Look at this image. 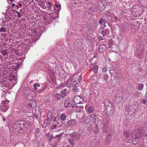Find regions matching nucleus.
Masks as SVG:
<instances>
[{
	"instance_id": "nucleus-56",
	"label": "nucleus",
	"mask_w": 147,
	"mask_h": 147,
	"mask_svg": "<svg viewBox=\"0 0 147 147\" xmlns=\"http://www.w3.org/2000/svg\"><path fill=\"white\" fill-rule=\"evenodd\" d=\"M47 3L49 5H51V6H53V5L51 4V3L50 2H47Z\"/></svg>"
},
{
	"instance_id": "nucleus-30",
	"label": "nucleus",
	"mask_w": 147,
	"mask_h": 147,
	"mask_svg": "<svg viewBox=\"0 0 147 147\" xmlns=\"http://www.w3.org/2000/svg\"><path fill=\"white\" fill-rule=\"evenodd\" d=\"M79 89V87H77V86H76L75 85L74 86L73 88V91L75 92H78Z\"/></svg>"
},
{
	"instance_id": "nucleus-5",
	"label": "nucleus",
	"mask_w": 147,
	"mask_h": 147,
	"mask_svg": "<svg viewBox=\"0 0 147 147\" xmlns=\"http://www.w3.org/2000/svg\"><path fill=\"white\" fill-rule=\"evenodd\" d=\"M97 118L95 114H92L84 117L83 119L85 121L86 123L90 124L93 122L94 123L95 121H96V120Z\"/></svg>"
},
{
	"instance_id": "nucleus-25",
	"label": "nucleus",
	"mask_w": 147,
	"mask_h": 147,
	"mask_svg": "<svg viewBox=\"0 0 147 147\" xmlns=\"http://www.w3.org/2000/svg\"><path fill=\"white\" fill-rule=\"evenodd\" d=\"M144 86V84L142 83L140 84H138V90H141L143 89Z\"/></svg>"
},
{
	"instance_id": "nucleus-17",
	"label": "nucleus",
	"mask_w": 147,
	"mask_h": 147,
	"mask_svg": "<svg viewBox=\"0 0 147 147\" xmlns=\"http://www.w3.org/2000/svg\"><path fill=\"white\" fill-rule=\"evenodd\" d=\"M57 67V66H55V68H52L51 67H50L48 68V71L49 73H50L51 74H53L55 71V73H57V71L56 70V67Z\"/></svg>"
},
{
	"instance_id": "nucleus-34",
	"label": "nucleus",
	"mask_w": 147,
	"mask_h": 147,
	"mask_svg": "<svg viewBox=\"0 0 147 147\" xmlns=\"http://www.w3.org/2000/svg\"><path fill=\"white\" fill-rule=\"evenodd\" d=\"M33 86L34 87V89L35 90H36L37 88V86L39 87L40 86V85L39 84L36 83L33 85Z\"/></svg>"
},
{
	"instance_id": "nucleus-24",
	"label": "nucleus",
	"mask_w": 147,
	"mask_h": 147,
	"mask_svg": "<svg viewBox=\"0 0 147 147\" xmlns=\"http://www.w3.org/2000/svg\"><path fill=\"white\" fill-rule=\"evenodd\" d=\"M20 50H15L14 51V53L17 55L18 56H21V53Z\"/></svg>"
},
{
	"instance_id": "nucleus-12",
	"label": "nucleus",
	"mask_w": 147,
	"mask_h": 147,
	"mask_svg": "<svg viewBox=\"0 0 147 147\" xmlns=\"http://www.w3.org/2000/svg\"><path fill=\"white\" fill-rule=\"evenodd\" d=\"M96 120V121H95L94 123L96 125L95 126H96V128L98 127L99 128V129H102L103 127V126H104L103 123V125H102V121H101L99 120L98 117L97 118Z\"/></svg>"
},
{
	"instance_id": "nucleus-6",
	"label": "nucleus",
	"mask_w": 147,
	"mask_h": 147,
	"mask_svg": "<svg viewBox=\"0 0 147 147\" xmlns=\"http://www.w3.org/2000/svg\"><path fill=\"white\" fill-rule=\"evenodd\" d=\"M113 131L111 129V128H108V131H106V128L103 130V133H106L107 135V138L106 139L105 144L108 145L109 144L111 140V137L113 134Z\"/></svg>"
},
{
	"instance_id": "nucleus-40",
	"label": "nucleus",
	"mask_w": 147,
	"mask_h": 147,
	"mask_svg": "<svg viewBox=\"0 0 147 147\" xmlns=\"http://www.w3.org/2000/svg\"><path fill=\"white\" fill-rule=\"evenodd\" d=\"M107 32V31L106 30H103L102 31L101 33L103 37L106 35Z\"/></svg>"
},
{
	"instance_id": "nucleus-8",
	"label": "nucleus",
	"mask_w": 147,
	"mask_h": 147,
	"mask_svg": "<svg viewBox=\"0 0 147 147\" xmlns=\"http://www.w3.org/2000/svg\"><path fill=\"white\" fill-rule=\"evenodd\" d=\"M81 79V76L80 75L78 77V78L73 79L71 81L70 84V87H72L75 86L79 82Z\"/></svg>"
},
{
	"instance_id": "nucleus-59",
	"label": "nucleus",
	"mask_w": 147,
	"mask_h": 147,
	"mask_svg": "<svg viewBox=\"0 0 147 147\" xmlns=\"http://www.w3.org/2000/svg\"><path fill=\"white\" fill-rule=\"evenodd\" d=\"M145 96L146 98H147V92H146V93L145 94Z\"/></svg>"
},
{
	"instance_id": "nucleus-43",
	"label": "nucleus",
	"mask_w": 147,
	"mask_h": 147,
	"mask_svg": "<svg viewBox=\"0 0 147 147\" xmlns=\"http://www.w3.org/2000/svg\"><path fill=\"white\" fill-rule=\"evenodd\" d=\"M57 127V125L56 124H55L54 125H51L50 127L51 129H54L56 128Z\"/></svg>"
},
{
	"instance_id": "nucleus-27",
	"label": "nucleus",
	"mask_w": 147,
	"mask_h": 147,
	"mask_svg": "<svg viewBox=\"0 0 147 147\" xmlns=\"http://www.w3.org/2000/svg\"><path fill=\"white\" fill-rule=\"evenodd\" d=\"M60 118L61 120L64 121L66 120V117L64 114H62L60 116Z\"/></svg>"
},
{
	"instance_id": "nucleus-2",
	"label": "nucleus",
	"mask_w": 147,
	"mask_h": 147,
	"mask_svg": "<svg viewBox=\"0 0 147 147\" xmlns=\"http://www.w3.org/2000/svg\"><path fill=\"white\" fill-rule=\"evenodd\" d=\"M28 125V123L24 120L16 121L14 123L13 126V131L17 134L22 133L27 131Z\"/></svg>"
},
{
	"instance_id": "nucleus-49",
	"label": "nucleus",
	"mask_w": 147,
	"mask_h": 147,
	"mask_svg": "<svg viewBox=\"0 0 147 147\" xmlns=\"http://www.w3.org/2000/svg\"><path fill=\"white\" fill-rule=\"evenodd\" d=\"M102 71L103 72H106L107 71V67H103L102 69Z\"/></svg>"
},
{
	"instance_id": "nucleus-15",
	"label": "nucleus",
	"mask_w": 147,
	"mask_h": 147,
	"mask_svg": "<svg viewBox=\"0 0 147 147\" xmlns=\"http://www.w3.org/2000/svg\"><path fill=\"white\" fill-rule=\"evenodd\" d=\"M85 108L87 113L90 114L92 113L94 111V109L92 107L86 106Z\"/></svg>"
},
{
	"instance_id": "nucleus-20",
	"label": "nucleus",
	"mask_w": 147,
	"mask_h": 147,
	"mask_svg": "<svg viewBox=\"0 0 147 147\" xmlns=\"http://www.w3.org/2000/svg\"><path fill=\"white\" fill-rule=\"evenodd\" d=\"M28 105L31 107L34 108L36 107V103L33 100H31L29 103Z\"/></svg>"
},
{
	"instance_id": "nucleus-48",
	"label": "nucleus",
	"mask_w": 147,
	"mask_h": 147,
	"mask_svg": "<svg viewBox=\"0 0 147 147\" xmlns=\"http://www.w3.org/2000/svg\"><path fill=\"white\" fill-rule=\"evenodd\" d=\"M17 65V67H15L14 66L13 67H14L13 69L14 70H17L18 69H19V67H20V65Z\"/></svg>"
},
{
	"instance_id": "nucleus-54",
	"label": "nucleus",
	"mask_w": 147,
	"mask_h": 147,
	"mask_svg": "<svg viewBox=\"0 0 147 147\" xmlns=\"http://www.w3.org/2000/svg\"><path fill=\"white\" fill-rule=\"evenodd\" d=\"M51 5H47V7L48 8V10H51L52 7H51Z\"/></svg>"
},
{
	"instance_id": "nucleus-19",
	"label": "nucleus",
	"mask_w": 147,
	"mask_h": 147,
	"mask_svg": "<svg viewBox=\"0 0 147 147\" xmlns=\"http://www.w3.org/2000/svg\"><path fill=\"white\" fill-rule=\"evenodd\" d=\"M137 108V107L136 105H131L128 109V111H132V112L134 113Z\"/></svg>"
},
{
	"instance_id": "nucleus-62",
	"label": "nucleus",
	"mask_w": 147,
	"mask_h": 147,
	"mask_svg": "<svg viewBox=\"0 0 147 147\" xmlns=\"http://www.w3.org/2000/svg\"><path fill=\"white\" fill-rule=\"evenodd\" d=\"M56 123L58 125H59L60 124V123L59 122H58V121H57Z\"/></svg>"
},
{
	"instance_id": "nucleus-14",
	"label": "nucleus",
	"mask_w": 147,
	"mask_h": 147,
	"mask_svg": "<svg viewBox=\"0 0 147 147\" xmlns=\"http://www.w3.org/2000/svg\"><path fill=\"white\" fill-rule=\"evenodd\" d=\"M77 122L75 119H71L69 120L66 124L67 126L69 127L71 126H74L76 124Z\"/></svg>"
},
{
	"instance_id": "nucleus-63",
	"label": "nucleus",
	"mask_w": 147,
	"mask_h": 147,
	"mask_svg": "<svg viewBox=\"0 0 147 147\" xmlns=\"http://www.w3.org/2000/svg\"><path fill=\"white\" fill-rule=\"evenodd\" d=\"M3 121H5L6 120V119L5 118H3Z\"/></svg>"
},
{
	"instance_id": "nucleus-1",
	"label": "nucleus",
	"mask_w": 147,
	"mask_h": 147,
	"mask_svg": "<svg viewBox=\"0 0 147 147\" xmlns=\"http://www.w3.org/2000/svg\"><path fill=\"white\" fill-rule=\"evenodd\" d=\"M3 65H0V82L7 87L10 84L11 81H16L17 80L14 75L11 73L8 72V68L5 67Z\"/></svg>"
},
{
	"instance_id": "nucleus-32",
	"label": "nucleus",
	"mask_w": 147,
	"mask_h": 147,
	"mask_svg": "<svg viewBox=\"0 0 147 147\" xmlns=\"http://www.w3.org/2000/svg\"><path fill=\"white\" fill-rule=\"evenodd\" d=\"M69 144H70L71 146H73L74 145V141L72 139H70L69 140Z\"/></svg>"
},
{
	"instance_id": "nucleus-7",
	"label": "nucleus",
	"mask_w": 147,
	"mask_h": 147,
	"mask_svg": "<svg viewBox=\"0 0 147 147\" xmlns=\"http://www.w3.org/2000/svg\"><path fill=\"white\" fill-rule=\"evenodd\" d=\"M9 101L7 99H6L5 101H3L1 103L0 105V108L1 110L3 112H6L9 107Z\"/></svg>"
},
{
	"instance_id": "nucleus-18",
	"label": "nucleus",
	"mask_w": 147,
	"mask_h": 147,
	"mask_svg": "<svg viewBox=\"0 0 147 147\" xmlns=\"http://www.w3.org/2000/svg\"><path fill=\"white\" fill-rule=\"evenodd\" d=\"M72 100H67L64 103V106L66 107L70 106L72 104Z\"/></svg>"
},
{
	"instance_id": "nucleus-42",
	"label": "nucleus",
	"mask_w": 147,
	"mask_h": 147,
	"mask_svg": "<svg viewBox=\"0 0 147 147\" xmlns=\"http://www.w3.org/2000/svg\"><path fill=\"white\" fill-rule=\"evenodd\" d=\"M99 128L96 127V126H95V129H94V132L96 133H98L99 132V130L98 129Z\"/></svg>"
},
{
	"instance_id": "nucleus-22",
	"label": "nucleus",
	"mask_w": 147,
	"mask_h": 147,
	"mask_svg": "<svg viewBox=\"0 0 147 147\" xmlns=\"http://www.w3.org/2000/svg\"><path fill=\"white\" fill-rule=\"evenodd\" d=\"M106 48L105 46L103 45L102 44L100 45L99 47V51L100 53H102L105 50Z\"/></svg>"
},
{
	"instance_id": "nucleus-9",
	"label": "nucleus",
	"mask_w": 147,
	"mask_h": 147,
	"mask_svg": "<svg viewBox=\"0 0 147 147\" xmlns=\"http://www.w3.org/2000/svg\"><path fill=\"white\" fill-rule=\"evenodd\" d=\"M51 115V112H49L47 114V119L45 120L44 123V125L46 126L47 125L49 124L52 121Z\"/></svg>"
},
{
	"instance_id": "nucleus-36",
	"label": "nucleus",
	"mask_w": 147,
	"mask_h": 147,
	"mask_svg": "<svg viewBox=\"0 0 147 147\" xmlns=\"http://www.w3.org/2000/svg\"><path fill=\"white\" fill-rule=\"evenodd\" d=\"M98 67L97 65H95L94 67L93 70L95 73H96L98 71Z\"/></svg>"
},
{
	"instance_id": "nucleus-37",
	"label": "nucleus",
	"mask_w": 147,
	"mask_h": 147,
	"mask_svg": "<svg viewBox=\"0 0 147 147\" xmlns=\"http://www.w3.org/2000/svg\"><path fill=\"white\" fill-rule=\"evenodd\" d=\"M51 117L52 119V120H53V123L54 122H55L56 120V117H53L52 116V114L51 113Z\"/></svg>"
},
{
	"instance_id": "nucleus-3",
	"label": "nucleus",
	"mask_w": 147,
	"mask_h": 147,
	"mask_svg": "<svg viewBox=\"0 0 147 147\" xmlns=\"http://www.w3.org/2000/svg\"><path fill=\"white\" fill-rule=\"evenodd\" d=\"M104 104L106 110L105 112L108 115H111L113 114V109L114 108L112 102L108 99L104 101Z\"/></svg>"
},
{
	"instance_id": "nucleus-39",
	"label": "nucleus",
	"mask_w": 147,
	"mask_h": 147,
	"mask_svg": "<svg viewBox=\"0 0 147 147\" xmlns=\"http://www.w3.org/2000/svg\"><path fill=\"white\" fill-rule=\"evenodd\" d=\"M62 135L63 133H61L59 134L56 135L54 137L55 138H58V139H59L62 136Z\"/></svg>"
},
{
	"instance_id": "nucleus-21",
	"label": "nucleus",
	"mask_w": 147,
	"mask_h": 147,
	"mask_svg": "<svg viewBox=\"0 0 147 147\" xmlns=\"http://www.w3.org/2000/svg\"><path fill=\"white\" fill-rule=\"evenodd\" d=\"M67 89H64L61 92V97L63 98L66 95L67 91Z\"/></svg>"
},
{
	"instance_id": "nucleus-41",
	"label": "nucleus",
	"mask_w": 147,
	"mask_h": 147,
	"mask_svg": "<svg viewBox=\"0 0 147 147\" xmlns=\"http://www.w3.org/2000/svg\"><path fill=\"white\" fill-rule=\"evenodd\" d=\"M71 53H68L67 55V57L69 59H73V58L74 57L73 56H71Z\"/></svg>"
},
{
	"instance_id": "nucleus-55",
	"label": "nucleus",
	"mask_w": 147,
	"mask_h": 147,
	"mask_svg": "<svg viewBox=\"0 0 147 147\" xmlns=\"http://www.w3.org/2000/svg\"><path fill=\"white\" fill-rule=\"evenodd\" d=\"M10 5H11V7H14L15 6V4L13 3H10Z\"/></svg>"
},
{
	"instance_id": "nucleus-44",
	"label": "nucleus",
	"mask_w": 147,
	"mask_h": 147,
	"mask_svg": "<svg viewBox=\"0 0 147 147\" xmlns=\"http://www.w3.org/2000/svg\"><path fill=\"white\" fill-rule=\"evenodd\" d=\"M6 29L5 28H1L0 29V32H6Z\"/></svg>"
},
{
	"instance_id": "nucleus-35",
	"label": "nucleus",
	"mask_w": 147,
	"mask_h": 147,
	"mask_svg": "<svg viewBox=\"0 0 147 147\" xmlns=\"http://www.w3.org/2000/svg\"><path fill=\"white\" fill-rule=\"evenodd\" d=\"M138 6L137 5H135L133 6L132 9V11L133 12H136L137 11L136 10H135V9H136L137 8H138Z\"/></svg>"
},
{
	"instance_id": "nucleus-51",
	"label": "nucleus",
	"mask_w": 147,
	"mask_h": 147,
	"mask_svg": "<svg viewBox=\"0 0 147 147\" xmlns=\"http://www.w3.org/2000/svg\"><path fill=\"white\" fill-rule=\"evenodd\" d=\"M138 58L140 59H141L143 57V55L142 54L140 55H138Z\"/></svg>"
},
{
	"instance_id": "nucleus-38",
	"label": "nucleus",
	"mask_w": 147,
	"mask_h": 147,
	"mask_svg": "<svg viewBox=\"0 0 147 147\" xmlns=\"http://www.w3.org/2000/svg\"><path fill=\"white\" fill-rule=\"evenodd\" d=\"M55 5L58 8V9H56L57 10V12L58 13L60 11V9L61 8V5H57L56 4H55Z\"/></svg>"
},
{
	"instance_id": "nucleus-16",
	"label": "nucleus",
	"mask_w": 147,
	"mask_h": 147,
	"mask_svg": "<svg viewBox=\"0 0 147 147\" xmlns=\"http://www.w3.org/2000/svg\"><path fill=\"white\" fill-rule=\"evenodd\" d=\"M141 136L140 137L142 139L143 143L147 142V135L146 134H142L141 131Z\"/></svg>"
},
{
	"instance_id": "nucleus-46",
	"label": "nucleus",
	"mask_w": 147,
	"mask_h": 147,
	"mask_svg": "<svg viewBox=\"0 0 147 147\" xmlns=\"http://www.w3.org/2000/svg\"><path fill=\"white\" fill-rule=\"evenodd\" d=\"M147 102V100L144 99L142 100V102L144 105Z\"/></svg>"
},
{
	"instance_id": "nucleus-53",
	"label": "nucleus",
	"mask_w": 147,
	"mask_h": 147,
	"mask_svg": "<svg viewBox=\"0 0 147 147\" xmlns=\"http://www.w3.org/2000/svg\"><path fill=\"white\" fill-rule=\"evenodd\" d=\"M11 12H12L13 13H14L15 12H16L17 11L16 10H14L13 9H12L10 10V11Z\"/></svg>"
},
{
	"instance_id": "nucleus-45",
	"label": "nucleus",
	"mask_w": 147,
	"mask_h": 147,
	"mask_svg": "<svg viewBox=\"0 0 147 147\" xmlns=\"http://www.w3.org/2000/svg\"><path fill=\"white\" fill-rule=\"evenodd\" d=\"M12 9V7L10 5H8L7 8V11L8 12H9Z\"/></svg>"
},
{
	"instance_id": "nucleus-60",
	"label": "nucleus",
	"mask_w": 147,
	"mask_h": 147,
	"mask_svg": "<svg viewBox=\"0 0 147 147\" xmlns=\"http://www.w3.org/2000/svg\"><path fill=\"white\" fill-rule=\"evenodd\" d=\"M18 5H19V7H22V5L21 4H18Z\"/></svg>"
},
{
	"instance_id": "nucleus-50",
	"label": "nucleus",
	"mask_w": 147,
	"mask_h": 147,
	"mask_svg": "<svg viewBox=\"0 0 147 147\" xmlns=\"http://www.w3.org/2000/svg\"><path fill=\"white\" fill-rule=\"evenodd\" d=\"M50 138L49 139V140H52L53 139H55L54 137L53 136V135L52 134L49 136Z\"/></svg>"
},
{
	"instance_id": "nucleus-47",
	"label": "nucleus",
	"mask_w": 147,
	"mask_h": 147,
	"mask_svg": "<svg viewBox=\"0 0 147 147\" xmlns=\"http://www.w3.org/2000/svg\"><path fill=\"white\" fill-rule=\"evenodd\" d=\"M16 13L18 15L17 16L18 17H21L22 16V14H20V12H19L17 11H16Z\"/></svg>"
},
{
	"instance_id": "nucleus-29",
	"label": "nucleus",
	"mask_w": 147,
	"mask_h": 147,
	"mask_svg": "<svg viewBox=\"0 0 147 147\" xmlns=\"http://www.w3.org/2000/svg\"><path fill=\"white\" fill-rule=\"evenodd\" d=\"M106 22L105 20L103 19L102 18H101L98 21V23L100 24L104 23V25L105 23Z\"/></svg>"
},
{
	"instance_id": "nucleus-26",
	"label": "nucleus",
	"mask_w": 147,
	"mask_h": 147,
	"mask_svg": "<svg viewBox=\"0 0 147 147\" xmlns=\"http://www.w3.org/2000/svg\"><path fill=\"white\" fill-rule=\"evenodd\" d=\"M121 99L120 97H117L115 98L114 100L115 102L117 104H118L121 102Z\"/></svg>"
},
{
	"instance_id": "nucleus-58",
	"label": "nucleus",
	"mask_w": 147,
	"mask_h": 147,
	"mask_svg": "<svg viewBox=\"0 0 147 147\" xmlns=\"http://www.w3.org/2000/svg\"><path fill=\"white\" fill-rule=\"evenodd\" d=\"M16 8L18 9L19 8V5H18L16 6Z\"/></svg>"
},
{
	"instance_id": "nucleus-10",
	"label": "nucleus",
	"mask_w": 147,
	"mask_h": 147,
	"mask_svg": "<svg viewBox=\"0 0 147 147\" xmlns=\"http://www.w3.org/2000/svg\"><path fill=\"white\" fill-rule=\"evenodd\" d=\"M74 103L76 104H82L84 100L80 96H76L74 98Z\"/></svg>"
},
{
	"instance_id": "nucleus-11",
	"label": "nucleus",
	"mask_w": 147,
	"mask_h": 147,
	"mask_svg": "<svg viewBox=\"0 0 147 147\" xmlns=\"http://www.w3.org/2000/svg\"><path fill=\"white\" fill-rule=\"evenodd\" d=\"M70 136L76 141H78L81 137V135L79 133H73L70 134Z\"/></svg>"
},
{
	"instance_id": "nucleus-57",
	"label": "nucleus",
	"mask_w": 147,
	"mask_h": 147,
	"mask_svg": "<svg viewBox=\"0 0 147 147\" xmlns=\"http://www.w3.org/2000/svg\"><path fill=\"white\" fill-rule=\"evenodd\" d=\"M34 117H35V118L37 119L38 117L36 113H35V116H34Z\"/></svg>"
},
{
	"instance_id": "nucleus-23",
	"label": "nucleus",
	"mask_w": 147,
	"mask_h": 147,
	"mask_svg": "<svg viewBox=\"0 0 147 147\" xmlns=\"http://www.w3.org/2000/svg\"><path fill=\"white\" fill-rule=\"evenodd\" d=\"M7 49H3L1 51V53L4 56H6V57H7V56H8L7 55Z\"/></svg>"
},
{
	"instance_id": "nucleus-31",
	"label": "nucleus",
	"mask_w": 147,
	"mask_h": 147,
	"mask_svg": "<svg viewBox=\"0 0 147 147\" xmlns=\"http://www.w3.org/2000/svg\"><path fill=\"white\" fill-rule=\"evenodd\" d=\"M54 97L56 99L60 100L61 99V96L59 94H57L54 96Z\"/></svg>"
},
{
	"instance_id": "nucleus-13",
	"label": "nucleus",
	"mask_w": 147,
	"mask_h": 147,
	"mask_svg": "<svg viewBox=\"0 0 147 147\" xmlns=\"http://www.w3.org/2000/svg\"><path fill=\"white\" fill-rule=\"evenodd\" d=\"M58 15V14L57 13H50L48 14L47 17V19L49 20L50 19L52 20L55 19Z\"/></svg>"
},
{
	"instance_id": "nucleus-61",
	"label": "nucleus",
	"mask_w": 147,
	"mask_h": 147,
	"mask_svg": "<svg viewBox=\"0 0 147 147\" xmlns=\"http://www.w3.org/2000/svg\"><path fill=\"white\" fill-rule=\"evenodd\" d=\"M146 60H147V51L146 52Z\"/></svg>"
},
{
	"instance_id": "nucleus-52",
	"label": "nucleus",
	"mask_w": 147,
	"mask_h": 147,
	"mask_svg": "<svg viewBox=\"0 0 147 147\" xmlns=\"http://www.w3.org/2000/svg\"><path fill=\"white\" fill-rule=\"evenodd\" d=\"M35 130L36 133H39V129L38 128H36Z\"/></svg>"
},
{
	"instance_id": "nucleus-28",
	"label": "nucleus",
	"mask_w": 147,
	"mask_h": 147,
	"mask_svg": "<svg viewBox=\"0 0 147 147\" xmlns=\"http://www.w3.org/2000/svg\"><path fill=\"white\" fill-rule=\"evenodd\" d=\"M124 135L126 137H129L130 136L129 132L128 131L125 130L124 131Z\"/></svg>"
},
{
	"instance_id": "nucleus-4",
	"label": "nucleus",
	"mask_w": 147,
	"mask_h": 147,
	"mask_svg": "<svg viewBox=\"0 0 147 147\" xmlns=\"http://www.w3.org/2000/svg\"><path fill=\"white\" fill-rule=\"evenodd\" d=\"M141 130L138 129L137 130V133L134 134H132L131 136V140L133 144L134 145H136L138 144L139 140V138L141 136Z\"/></svg>"
},
{
	"instance_id": "nucleus-64",
	"label": "nucleus",
	"mask_w": 147,
	"mask_h": 147,
	"mask_svg": "<svg viewBox=\"0 0 147 147\" xmlns=\"http://www.w3.org/2000/svg\"><path fill=\"white\" fill-rule=\"evenodd\" d=\"M114 18L115 20H117V18L116 17H114Z\"/></svg>"
},
{
	"instance_id": "nucleus-33",
	"label": "nucleus",
	"mask_w": 147,
	"mask_h": 147,
	"mask_svg": "<svg viewBox=\"0 0 147 147\" xmlns=\"http://www.w3.org/2000/svg\"><path fill=\"white\" fill-rule=\"evenodd\" d=\"M103 5L101 2H98V4L97 5L98 7L99 8L100 7V6L102 8V7L103 6V8H102V9H104L105 7H104V6H103Z\"/></svg>"
}]
</instances>
